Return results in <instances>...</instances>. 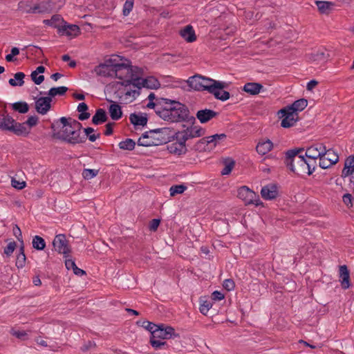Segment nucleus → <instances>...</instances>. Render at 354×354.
<instances>
[{"label": "nucleus", "mask_w": 354, "mask_h": 354, "mask_svg": "<svg viewBox=\"0 0 354 354\" xmlns=\"http://www.w3.org/2000/svg\"><path fill=\"white\" fill-rule=\"evenodd\" d=\"M12 186L17 189H22L26 186V183L24 181H19L15 178H12L11 180Z\"/></svg>", "instance_id": "052dcab7"}, {"label": "nucleus", "mask_w": 354, "mask_h": 354, "mask_svg": "<svg viewBox=\"0 0 354 354\" xmlns=\"http://www.w3.org/2000/svg\"><path fill=\"white\" fill-rule=\"evenodd\" d=\"M217 113L210 109L200 110L196 113V118L201 123H205L214 118Z\"/></svg>", "instance_id": "5701e85b"}, {"label": "nucleus", "mask_w": 354, "mask_h": 354, "mask_svg": "<svg viewBox=\"0 0 354 354\" xmlns=\"http://www.w3.org/2000/svg\"><path fill=\"white\" fill-rule=\"evenodd\" d=\"M187 189V187L183 185H173L169 189L170 195L174 196L176 194L183 193Z\"/></svg>", "instance_id": "de8ad7c7"}, {"label": "nucleus", "mask_w": 354, "mask_h": 354, "mask_svg": "<svg viewBox=\"0 0 354 354\" xmlns=\"http://www.w3.org/2000/svg\"><path fill=\"white\" fill-rule=\"evenodd\" d=\"M14 79H10L8 82L12 86H21L24 84V79L25 74L22 72H18L15 74Z\"/></svg>", "instance_id": "4c0bfd02"}, {"label": "nucleus", "mask_w": 354, "mask_h": 354, "mask_svg": "<svg viewBox=\"0 0 354 354\" xmlns=\"http://www.w3.org/2000/svg\"><path fill=\"white\" fill-rule=\"evenodd\" d=\"M11 334L21 340H25L28 335L27 333L24 330H15L14 329L11 330Z\"/></svg>", "instance_id": "4d7b16f0"}, {"label": "nucleus", "mask_w": 354, "mask_h": 354, "mask_svg": "<svg viewBox=\"0 0 354 354\" xmlns=\"http://www.w3.org/2000/svg\"><path fill=\"white\" fill-rule=\"evenodd\" d=\"M315 3L321 13H328L333 6L331 2L325 1H316Z\"/></svg>", "instance_id": "ea45409f"}, {"label": "nucleus", "mask_w": 354, "mask_h": 354, "mask_svg": "<svg viewBox=\"0 0 354 354\" xmlns=\"http://www.w3.org/2000/svg\"><path fill=\"white\" fill-rule=\"evenodd\" d=\"M19 254L17 257L16 266L18 268H22L25 266L26 257L24 253V241H21V244L19 248Z\"/></svg>", "instance_id": "72a5a7b5"}, {"label": "nucleus", "mask_w": 354, "mask_h": 354, "mask_svg": "<svg viewBox=\"0 0 354 354\" xmlns=\"http://www.w3.org/2000/svg\"><path fill=\"white\" fill-rule=\"evenodd\" d=\"M16 248V243L15 241L10 242L4 249V253L7 256H10Z\"/></svg>", "instance_id": "13d9d810"}, {"label": "nucleus", "mask_w": 354, "mask_h": 354, "mask_svg": "<svg viewBox=\"0 0 354 354\" xmlns=\"http://www.w3.org/2000/svg\"><path fill=\"white\" fill-rule=\"evenodd\" d=\"M339 278L341 286L343 289L346 290L351 286L350 273L346 265L339 266Z\"/></svg>", "instance_id": "aec40b11"}, {"label": "nucleus", "mask_w": 354, "mask_h": 354, "mask_svg": "<svg viewBox=\"0 0 354 354\" xmlns=\"http://www.w3.org/2000/svg\"><path fill=\"white\" fill-rule=\"evenodd\" d=\"M115 59L114 78L120 81L113 83L112 86L118 89L115 92L116 97L122 99L124 95L126 99V91L134 88L136 82H138V75H142V69L123 62L119 56H115Z\"/></svg>", "instance_id": "f257e3e1"}, {"label": "nucleus", "mask_w": 354, "mask_h": 354, "mask_svg": "<svg viewBox=\"0 0 354 354\" xmlns=\"http://www.w3.org/2000/svg\"><path fill=\"white\" fill-rule=\"evenodd\" d=\"M262 88L263 86L261 84L254 82L247 83L243 86V91L251 95L259 93Z\"/></svg>", "instance_id": "7c9ffc66"}, {"label": "nucleus", "mask_w": 354, "mask_h": 354, "mask_svg": "<svg viewBox=\"0 0 354 354\" xmlns=\"http://www.w3.org/2000/svg\"><path fill=\"white\" fill-rule=\"evenodd\" d=\"M278 187L276 184L270 183L262 187L261 194L265 200H272L278 196Z\"/></svg>", "instance_id": "6ab92c4d"}, {"label": "nucleus", "mask_w": 354, "mask_h": 354, "mask_svg": "<svg viewBox=\"0 0 354 354\" xmlns=\"http://www.w3.org/2000/svg\"><path fill=\"white\" fill-rule=\"evenodd\" d=\"M52 6L48 0H43L37 5L30 8L28 11L30 13H41L48 12L52 10Z\"/></svg>", "instance_id": "4be33fe9"}, {"label": "nucleus", "mask_w": 354, "mask_h": 354, "mask_svg": "<svg viewBox=\"0 0 354 354\" xmlns=\"http://www.w3.org/2000/svg\"><path fill=\"white\" fill-rule=\"evenodd\" d=\"M325 145L322 143H316L308 147L306 150L305 155L308 160H316L321 158L323 153L325 152Z\"/></svg>", "instance_id": "f3484780"}, {"label": "nucleus", "mask_w": 354, "mask_h": 354, "mask_svg": "<svg viewBox=\"0 0 354 354\" xmlns=\"http://www.w3.org/2000/svg\"><path fill=\"white\" fill-rule=\"evenodd\" d=\"M225 85L226 84L225 82L216 80L215 84L212 88L209 93L214 95L215 98L221 101H225L228 100L230 97V93L223 91Z\"/></svg>", "instance_id": "2eb2a0df"}, {"label": "nucleus", "mask_w": 354, "mask_h": 354, "mask_svg": "<svg viewBox=\"0 0 354 354\" xmlns=\"http://www.w3.org/2000/svg\"><path fill=\"white\" fill-rule=\"evenodd\" d=\"M84 131L85 133V135L88 136V140L91 142H95L100 136V133H97V134L93 133L94 132V129L91 127L85 128L84 129Z\"/></svg>", "instance_id": "09e8293b"}, {"label": "nucleus", "mask_w": 354, "mask_h": 354, "mask_svg": "<svg viewBox=\"0 0 354 354\" xmlns=\"http://www.w3.org/2000/svg\"><path fill=\"white\" fill-rule=\"evenodd\" d=\"M115 56L104 61V63L99 64L94 68V72L99 76L105 77H114V69L115 68Z\"/></svg>", "instance_id": "6e6552de"}, {"label": "nucleus", "mask_w": 354, "mask_h": 354, "mask_svg": "<svg viewBox=\"0 0 354 354\" xmlns=\"http://www.w3.org/2000/svg\"><path fill=\"white\" fill-rule=\"evenodd\" d=\"M160 225V220L153 219L149 225V228L151 231H156Z\"/></svg>", "instance_id": "774afa93"}, {"label": "nucleus", "mask_w": 354, "mask_h": 354, "mask_svg": "<svg viewBox=\"0 0 354 354\" xmlns=\"http://www.w3.org/2000/svg\"><path fill=\"white\" fill-rule=\"evenodd\" d=\"M304 149L288 150L286 152V165L291 171L298 175H310L317 166V161L305 158L300 154Z\"/></svg>", "instance_id": "f03ea898"}, {"label": "nucleus", "mask_w": 354, "mask_h": 354, "mask_svg": "<svg viewBox=\"0 0 354 354\" xmlns=\"http://www.w3.org/2000/svg\"><path fill=\"white\" fill-rule=\"evenodd\" d=\"M215 82L216 80L213 79L207 78L200 75H196L188 79L187 84L190 88L196 91H207L210 93Z\"/></svg>", "instance_id": "423d86ee"}, {"label": "nucleus", "mask_w": 354, "mask_h": 354, "mask_svg": "<svg viewBox=\"0 0 354 354\" xmlns=\"http://www.w3.org/2000/svg\"><path fill=\"white\" fill-rule=\"evenodd\" d=\"M38 122V118L37 116H30L28 118V119L26 121V124L29 125L30 127H34L37 124Z\"/></svg>", "instance_id": "69168bd1"}, {"label": "nucleus", "mask_w": 354, "mask_h": 354, "mask_svg": "<svg viewBox=\"0 0 354 354\" xmlns=\"http://www.w3.org/2000/svg\"><path fill=\"white\" fill-rule=\"evenodd\" d=\"M327 57V55L324 50H317L311 55V59L313 61H324Z\"/></svg>", "instance_id": "3c124183"}, {"label": "nucleus", "mask_w": 354, "mask_h": 354, "mask_svg": "<svg viewBox=\"0 0 354 354\" xmlns=\"http://www.w3.org/2000/svg\"><path fill=\"white\" fill-rule=\"evenodd\" d=\"M30 77L35 84L37 85L41 84L44 80V76L43 75H39L36 72H32Z\"/></svg>", "instance_id": "5fc2aeb1"}, {"label": "nucleus", "mask_w": 354, "mask_h": 354, "mask_svg": "<svg viewBox=\"0 0 354 354\" xmlns=\"http://www.w3.org/2000/svg\"><path fill=\"white\" fill-rule=\"evenodd\" d=\"M97 174L98 170L85 169L82 171V176L84 177V179L89 180L96 176Z\"/></svg>", "instance_id": "8fccbe9b"}, {"label": "nucleus", "mask_w": 354, "mask_h": 354, "mask_svg": "<svg viewBox=\"0 0 354 354\" xmlns=\"http://www.w3.org/2000/svg\"><path fill=\"white\" fill-rule=\"evenodd\" d=\"M12 109L21 113H26L28 111V105L25 102H18L12 104Z\"/></svg>", "instance_id": "a18cd8bd"}, {"label": "nucleus", "mask_w": 354, "mask_h": 354, "mask_svg": "<svg viewBox=\"0 0 354 354\" xmlns=\"http://www.w3.org/2000/svg\"><path fill=\"white\" fill-rule=\"evenodd\" d=\"M354 172V156L348 157L342 171V177L346 178Z\"/></svg>", "instance_id": "a878e982"}, {"label": "nucleus", "mask_w": 354, "mask_h": 354, "mask_svg": "<svg viewBox=\"0 0 354 354\" xmlns=\"http://www.w3.org/2000/svg\"><path fill=\"white\" fill-rule=\"evenodd\" d=\"M180 35L187 42H193L196 39L195 32L191 25H187L183 28Z\"/></svg>", "instance_id": "b1692460"}, {"label": "nucleus", "mask_w": 354, "mask_h": 354, "mask_svg": "<svg viewBox=\"0 0 354 354\" xmlns=\"http://www.w3.org/2000/svg\"><path fill=\"white\" fill-rule=\"evenodd\" d=\"M142 326L146 330H149L151 334L157 325L149 321H144L142 322Z\"/></svg>", "instance_id": "bf43d9fd"}, {"label": "nucleus", "mask_w": 354, "mask_h": 354, "mask_svg": "<svg viewBox=\"0 0 354 354\" xmlns=\"http://www.w3.org/2000/svg\"><path fill=\"white\" fill-rule=\"evenodd\" d=\"M53 245L56 251L60 254H64L65 256L68 255L71 252L68 241L64 234H60L56 235L53 241Z\"/></svg>", "instance_id": "ddd939ff"}, {"label": "nucleus", "mask_w": 354, "mask_h": 354, "mask_svg": "<svg viewBox=\"0 0 354 354\" xmlns=\"http://www.w3.org/2000/svg\"><path fill=\"white\" fill-rule=\"evenodd\" d=\"M162 107L158 116L169 122H179L189 120V111L187 106L179 102L162 99Z\"/></svg>", "instance_id": "7ed1b4c3"}, {"label": "nucleus", "mask_w": 354, "mask_h": 354, "mask_svg": "<svg viewBox=\"0 0 354 354\" xmlns=\"http://www.w3.org/2000/svg\"><path fill=\"white\" fill-rule=\"evenodd\" d=\"M308 105V101L306 99H299L296 100L292 105L286 106L288 111H292L294 113L303 111Z\"/></svg>", "instance_id": "cd10ccee"}, {"label": "nucleus", "mask_w": 354, "mask_h": 354, "mask_svg": "<svg viewBox=\"0 0 354 354\" xmlns=\"http://www.w3.org/2000/svg\"><path fill=\"white\" fill-rule=\"evenodd\" d=\"M180 136V139L186 142L187 140L204 135L205 130L199 126H191L185 130L176 133Z\"/></svg>", "instance_id": "f8f14e48"}, {"label": "nucleus", "mask_w": 354, "mask_h": 354, "mask_svg": "<svg viewBox=\"0 0 354 354\" xmlns=\"http://www.w3.org/2000/svg\"><path fill=\"white\" fill-rule=\"evenodd\" d=\"M134 0H126L123 7V14L124 16L129 15L133 7Z\"/></svg>", "instance_id": "864d4df0"}, {"label": "nucleus", "mask_w": 354, "mask_h": 354, "mask_svg": "<svg viewBox=\"0 0 354 354\" xmlns=\"http://www.w3.org/2000/svg\"><path fill=\"white\" fill-rule=\"evenodd\" d=\"M226 136L224 133L221 134H215L213 136H207L203 138L201 141L202 142H205L207 145L213 144V146L215 147L219 142V140L225 138Z\"/></svg>", "instance_id": "473e14b6"}, {"label": "nucleus", "mask_w": 354, "mask_h": 354, "mask_svg": "<svg viewBox=\"0 0 354 354\" xmlns=\"http://www.w3.org/2000/svg\"><path fill=\"white\" fill-rule=\"evenodd\" d=\"M149 342L151 346L156 350L166 348L167 346L166 342L164 340L151 336L150 337Z\"/></svg>", "instance_id": "79ce46f5"}, {"label": "nucleus", "mask_w": 354, "mask_h": 354, "mask_svg": "<svg viewBox=\"0 0 354 354\" xmlns=\"http://www.w3.org/2000/svg\"><path fill=\"white\" fill-rule=\"evenodd\" d=\"M224 168L221 171L222 175H228L232 171L235 165L234 160L231 158H226L223 161Z\"/></svg>", "instance_id": "e433bc0d"}, {"label": "nucleus", "mask_w": 354, "mask_h": 354, "mask_svg": "<svg viewBox=\"0 0 354 354\" xmlns=\"http://www.w3.org/2000/svg\"><path fill=\"white\" fill-rule=\"evenodd\" d=\"M13 234L16 236L17 240L21 243V241H23L22 240V234H21V231L20 228L17 225H15L13 227Z\"/></svg>", "instance_id": "0e129e2a"}, {"label": "nucleus", "mask_w": 354, "mask_h": 354, "mask_svg": "<svg viewBox=\"0 0 354 354\" xmlns=\"http://www.w3.org/2000/svg\"><path fill=\"white\" fill-rule=\"evenodd\" d=\"M237 196L243 200L245 204L259 205V196L246 186H243L238 189Z\"/></svg>", "instance_id": "9d476101"}, {"label": "nucleus", "mask_w": 354, "mask_h": 354, "mask_svg": "<svg viewBox=\"0 0 354 354\" xmlns=\"http://www.w3.org/2000/svg\"><path fill=\"white\" fill-rule=\"evenodd\" d=\"M108 119L106 111L102 109H98L96 110L95 115L93 116L92 122L98 125L100 124L105 122Z\"/></svg>", "instance_id": "bb28decb"}, {"label": "nucleus", "mask_w": 354, "mask_h": 354, "mask_svg": "<svg viewBox=\"0 0 354 354\" xmlns=\"http://www.w3.org/2000/svg\"><path fill=\"white\" fill-rule=\"evenodd\" d=\"M109 113L112 120H118L121 118L122 115V112L121 110V107L118 104H112L109 106Z\"/></svg>", "instance_id": "f704fd0d"}, {"label": "nucleus", "mask_w": 354, "mask_h": 354, "mask_svg": "<svg viewBox=\"0 0 354 354\" xmlns=\"http://www.w3.org/2000/svg\"><path fill=\"white\" fill-rule=\"evenodd\" d=\"M52 98L50 97H41L35 101V109L41 114L44 115L50 109Z\"/></svg>", "instance_id": "a211bd4d"}, {"label": "nucleus", "mask_w": 354, "mask_h": 354, "mask_svg": "<svg viewBox=\"0 0 354 354\" xmlns=\"http://www.w3.org/2000/svg\"><path fill=\"white\" fill-rule=\"evenodd\" d=\"M15 120L8 115H0V129L10 131Z\"/></svg>", "instance_id": "c85d7f7f"}, {"label": "nucleus", "mask_w": 354, "mask_h": 354, "mask_svg": "<svg viewBox=\"0 0 354 354\" xmlns=\"http://www.w3.org/2000/svg\"><path fill=\"white\" fill-rule=\"evenodd\" d=\"M162 104V99L157 103L149 101V102L147 104V107L154 109L156 114L158 115V111H161Z\"/></svg>", "instance_id": "6e6d98bb"}, {"label": "nucleus", "mask_w": 354, "mask_h": 354, "mask_svg": "<svg viewBox=\"0 0 354 354\" xmlns=\"http://www.w3.org/2000/svg\"><path fill=\"white\" fill-rule=\"evenodd\" d=\"M279 113L281 114V117L283 118L281 122V125L283 128H289L294 126L299 119L297 113L288 111L286 107L281 109Z\"/></svg>", "instance_id": "4468645a"}, {"label": "nucleus", "mask_w": 354, "mask_h": 354, "mask_svg": "<svg viewBox=\"0 0 354 354\" xmlns=\"http://www.w3.org/2000/svg\"><path fill=\"white\" fill-rule=\"evenodd\" d=\"M176 141L167 145V149L170 153L182 155L186 153L187 148L185 142L180 139V136L174 133Z\"/></svg>", "instance_id": "dca6fc26"}, {"label": "nucleus", "mask_w": 354, "mask_h": 354, "mask_svg": "<svg viewBox=\"0 0 354 354\" xmlns=\"http://www.w3.org/2000/svg\"><path fill=\"white\" fill-rule=\"evenodd\" d=\"M68 91V88L66 86H59V87H54L51 88L48 91V97H50L51 98L53 97H55L57 95H63L66 93V92Z\"/></svg>", "instance_id": "c03bdc74"}, {"label": "nucleus", "mask_w": 354, "mask_h": 354, "mask_svg": "<svg viewBox=\"0 0 354 354\" xmlns=\"http://www.w3.org/2000/svg\"><path fill=\"white\" fill-rule=\"evenodd\" d=\"M135 145L136 143L132 139L127 138L124 141H121L119 143V147L121 149L131 151L134 149Z\"/></svg>", "instance_id": "49530a36"}, {"label": "nucleus", "mask_w": 354, "mask_h": 354, "mask_svg": "<svg viewBox=\"0 0 354 354\" xmlns=\"http://www.w3.org/2000/svg\"><path fill=\"white\" fill-rule=\"evenodd\" d=\"M151 132L145 133L142 137L138 139V145L143 147L155 146V143L151 138H150Z\"/></svg>", "instance_id": "c9c22d12"}, {"label": "nucleus", "mask_w": 354, "mask_h": 354, "mask_svg": "<svg viewBox=\"0 0 354 354\" xmlns=\"http://www.w3.org/2000/svg\"><path fill=\"white\" fill-rule=\"evenodd\" d=\"M225 289L230 291L234 289V282L232 279H225L223 284Z\"/></svg>", "instance_id": "680f3d73"}, {"label": "nucleus", "mask_w": 354, "mask_h": 354, "mask_svg": "<svg viewBox=\"0 0 354 354\" xmlns=\"http://www.w3.org/2000/svg\"><path fill=\"white\" fill-rule=\"evenodd\" d=\"M343 202L344 203V204L347 206H350V207H352L353 206V197L351 196V194H345L344 196H343Z\"/></svg>", "instance_id": "e2e57ef3"}, {"label": "nucleus", "mask_w": 354, "mask_h": 354, "mask_svg": "<svg viewBox=\"0 0 354 354\" xmlns=\"http://www.w3.org/2000/svg\"><path fill=\"white\" fill-rule=\"evenodd\" d=\"M150 132V138L154 142L155 146L166 144L174 138V132L169 128L156 129L151 130Z\"/></svg>", "instance_id": "0eeeda50"}, {"label": "nucleus", "mask_w": 354, "mask_h": 354, "mask_svg": "<svg viewBox=\"0 0 354 354\" xmlns=\"http://www.w3.org/2000/svg\"><path fill=\"white\" fill-rule=\"evenodd\" d=\"M212 299L215 301H220L224 299V295L219 291H214L212 295Z\"/></svg>", "instance_id": "338daca9"}, {"label": "nucleus", "mask_w": 354, "mask_h": 354, "mask_svg": "<svg viewBox=\"0 0 354 354\" xmlns=\"http://www.w3.org/2000/svg\"><path fill=\"white\" fill-rule=\"evenodd\" d=\"M32 247L37 250H42L46 247V242L44 239L39 236H35L32 239Z\"/></svg>", "instance_id": "37998d69"}, {"label": "nucleus", "mask_w": 354, "mask_h": 354, "mask_svg": "<svg viewBox=\"0 0 354 354\" xmlns=\"http://www.w3.org/2000/svg\"><path fill=\"white\" fill-rule=\"evenodd\" d=\"M338 160L339 156L335 151L331 149H326L325 147V152L319 159V167L322 169H327L337 162Z\"/></svg>", "instance_id": "9b49d317"}, {"label": "nucleus", "mask_w": 354, "mask_h": 354, "mask_svg": "<svg viewBox=\"0 0 354 354\" xmlns=\"http://www.w3.org/2000/svg\"><path fill=\"white\" fill-rule=\"evenodd\" d=\"M131 122L135 126L144 127L147 123V118L142 114L131 113L129 117Z\"/></svg>", "instance_id": "c756f323"}, {"label": "nucleus", "mask_w": 354, "mask_h": 354, "mask_svg": "<svg viewBox=\"0 0 354 354\" xmlns=\"http://www.w3.org/2000/svg\"><path fill=\"white\" fill-rule=\"evenodd\" d=\"M10 131L14 132L17 135L26 134L28 133L24 123H17L15 121H14V124Z\"/></svg>", "instance_id": "a19ab883"}, {"label": "nucleus", "mask_w": 354, "mask_h": 354, "mask_svg": "<svg viewBox=\"0 0 354 354\" xmlns=\"http://www.w3.org/2000/svg\"><path fill=\"white\" fill-rule=\"evenodd\" d=\"M273 143L270 140L259 141L256 147L257 153L260 155H265L272 150Z\"/></svg>", "instance_id": "393cba45"}, {"label": "nucleus", "mask_w": 354, "mask_h": 354, "mask_svg": "<svg viewBox=\"0 0 354 354\" xmlns=\"http://www.w3.org/2000/svg\"><path fill=\"white\" fill-rule=\"evenodd\" d=\"M59 34L68 37H76L80 33V28L73 24H66L65 23L61 28H59Z\"/></svg>", "instance_id": "412c9836"}, {"label": "nucleus", "mask_w": 354, "mask_h": 354, "mask_svg": "<svg viewBox=\"0 0 354 354\" xmlns=\"http://www.w3.org/2000/svg\"><path fill=\"white\" fill-rule=\"evenodd\" d=\"M160 83L157 79L153 77H149L147 78H142V75H138V82H136L134 88H130L126 91V100L132 101L140 94V90L142 87H146L150 89H156L160 87Z\"/></svg>", "instance_id": "39448f33"}, {"label": "nucleus", "mask_w": 354, "mask_h": 354, "mask_svg": "<svg viewBox=\"0 0 354 354\" xmlns=\"http://www.w3.org/2000/svg\"><path fill=\"white\" fill-rule=\"evenodd\" d=\"M77 110L80 113L78 117L79 120L83 121L87 120L90 117V113L86 112L88 110V106L86 103H80L77 106Z\"/></svg>", "instance_id": "58836bf2"}, {"label": "nucleus", "mask_w": 354, "mask_h": 354, "mask_svg": "<svg viewBox=\"0 0 354 354\" xmlns=\"http://www.w3.org/2000/svg\"><path fill=\"white\" fill-rule=\"evenodd\" d=\"M151 336L162 340H165L177 337H178V335L175 333L174 328L162 324L157 325L156 328L153 330Z\"/></svg>", "instance_id": "1a4fd4ad"}, {"label": "nucleus", "mask_w": 354, "mask_h": 354, "mask_svg": "<svg viewBox=\"0 0 354 354\" xmlns=\"http://www.w3.org/2000/svg\"><path fill=\"white\" fill-rule=\"evenodd\" d=\"M43 23L59 30V28H61V24L64 23V20L60 15H55L50 19H44Z\"/></svg>", "instance_id": "2f4dec72"}, {"label": "nucleus", "mask_w": 354, "mask_h": 354, "mask_svg": "<svg viewBox=\"0 0 354 354\" xmlns=\"http://www.w3.org/2000/svg\"><path fill=\"white\" fill-rule=\"evenodd\" d=\"M212 304L209 301H203L200 305V312L203 315H207L209 309L212 308Z\"/></svg>", "instance_id": "603ef678"}, {"label": "nucleus", "mask_w": 354, "mask_h": 354, "mask_svg": "<svg viewBox=\"0 0 354 354\" xmlns=\"http://www.w3.org/2000/svg\"><path fill=\"white\" fill-rule=\"evenodd\" d=\"M82 124L80 122L73 120L69 125L62 127L57 133V137L73 145L84 142L86 138L80 136Z\"/></svg>", "instance_id": "20e7f679"}]
</instances>
